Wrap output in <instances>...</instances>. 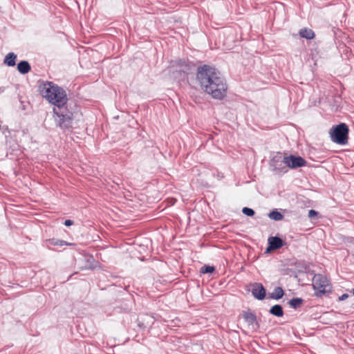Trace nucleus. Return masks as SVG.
Returning <instances> with one entry per match:
<instances>
[{
	"label": "nucleus",
	"instance_id": "obj_1",
	"mask_svg": "<svg viewBox=\"0 0 354 354\" xmlns=\"http://www.w3.org/2000/svg\"><path fill=\"white\" fill-rule=\"evenodd\" d=\"M196 80L201 88L213 98L221 100L226 96V81L216 68L207 64L198 67Z\"/></svg>",
	"mask_w": 354,
	"mask_h": 354
},
{
	"label": "nucleus",
	"instance_id": "obj_2",
	"mask_svg": "<svg viewBox=\"0 0 354 354\" xmlns=\"http://www.w3.org/2000/svg\"><path fill=\"white\" fill-rule=\"evenodd\" d=\"M40 93L54 107L66 105L68 97L66 91L57 84L46 81L40 86Z\"/></svg>",
	"mask_w": 354,
	"mask_h": 354
},
{
	"label": "nucleus",
	"instance_id": "obj_3",
	"mask_svg": "<svg viewBox=\"0 0 354 354\" xmlns=\"http://www.w3.org/2000/svg\"><path fill=\"white\" fill-rule=\"evenodd\" d=\"M53 111L57 127L62 129H68L71 127L73 114L66 105L54 107Z\"/></svg>",
	"mask_w": 354,
	"mask_h": 354
},
{
	"label": "nucleus",
	"instance_id": "obj_4",
	"mask_svg": "<svg viewBox=\"0 0 354 354\" xmlns=\"http://www.w3.org/2000/svg\"><path fill=\"white\" fill-rule=\"evenodd\" d=\"M313 287L315 295L322 297L326 293L331 292L332 285L329 279L322 274H315L313 278Z\"/></svg>",
	"mask_w": 354,
	"mask_h": 354
},
{
	"label": "nucleus",
	"instance_id": "obj_5",
	"mask_svg": "<svg viewBox=\"0 0 354 354\" xmlns=\"http://www.w3.org/2000/svg\"><path fill=\"white\" fill-rule=\"evenodd\" d=\"M348 127L345 123L333 127L330 130L331 140L339 145H346L348 138Z\"/></svg>",
	"mask_w": 354,
	"mask_h": 354
},
{
	"label": "nucleus",
	"instance_id": "obj_6",
	"mask_svg": "<svg viewBox=\"0 0 354 354\" xmlns=\"http://www.w3.org/2000/svg\"><path fill=\"white\" fill-rule=\"evenodd\" d=\"M271 170L276 174L281 175L288 171L285 156L281 153H277L270 161Z\"/></svg>",
	"mask_w": 354,
	"mask_h": 354
},
{
	"label": "nucleus",
	"instance_id": "obj_7",
	"mask_svg": "<svg viewBox=\"0 0 354 354\" xmlns=\"http://www.w3.org/2000/svg\"><path fill=\"white\" fill-rule=\"evenodd\" d=\"M286 168L296 169L304 167L306 165V161L300 156L290 155L285 156Z\"/></svg>",
	"mask_w": 354,
	"mask_h": 354
},
{
	"label": "nucleus",
	"instance_id": "obj_8",
	"mask_svg": "<svg viewBox=\"0 0 354 354\" xmlns=\"http://www.w3.org/2000/svg\"><path fill=\"white\" fill-rule=\"evenodd\" d=\"M252 295L254 298L262 300L266 295V289L261 283H254L252 285Z\"/></svg>",
	"mask_w": 354,
	"mask_h": 354
},
{
	"label": "nucleus",
	"instance_id": "obj_9",
	"mask_svg": "<svg viewBox=\"0 0 354 354\" xmlns=\"http://www.w3.org/2000/svg\"><path fill=\"white\" fill-rule=\"evenodd\" d=\"M268 241L269 246L266 249L267 252L279 249L283 245V240L278 236H271Z\"/></svg>",
	"mask_w": 354,
	"mask_h": 354
},
{
	"label": "nucleus",
	"instance_id": "obj_10",
	"mask_svg": "<svg viewBox=\"0 0 354 354\" xmlns=\"http://www.w3.org/2000/svg\"><path fill=\"white\" fill-rule=\"evenodd\" d=\"M30 69V65L27 61H21L17 64L18 71L23 75L28 73Z\"/></svg>",
	"mask_w": 354,
	"mask_h": 354
},
{
	"label": "nucleus",
	"instance_id": "obj_11",
	"mask_svg": "<svg viewBox=\"0 0 354 354\" xmlns=\"http://www.w3.org/2000/svg\"><path fill=\"white\" fill-rule=\"evenodd\" d=\"M299 35L301 37L306 39H312L315 37V32L313 30L308 28H301L299 32Z\"/></svg>",
	"mask_w": 354,
	"mask_h": 354
},
{
	"label": "nucleus",
	"instance_id": "obj_12",
	"mask_svg": "<svg viewBox=\"0 0 354 354\" xmlns=\"http://www.w3.org/2000/svg\"><path fill=\"white\" fill-rule=\"evenodd\" d=\"M16 58L17 55L14 53H9L5 57L3 62L8 66H14L16 64Z\"/></svg>",
	"mask_w": 354,
	"mask_h": 354
},
{
	"label": "nucleus",
	"instance_id": "obj_13",
	"mask_svg": "<svg viewBox=\"0 0 354 354\" xmlns=\"http://www.w3.org/2000/svg\"><path fill=\"white\" fill-rule=\"evenodd\" d=\"M270 313L276 317H281L283 315V308L279 304H275L270 309Z\"/></svg>",
	"mask_w": 354,
	"mask_h": 354
},
{
	"label": "nucleus",
	"instance_id": "obj_14",
	"mask_svg": "<svg viewBox=\"0 0 354 354\" xmlns=\"http://www.w3.org/2000/svg\"><path fill=\"white\" fill-rule=\"evenodd\" d=\"M283 294V290L281 287H276L272 292L270 298L278 300L282 298Z\"/></svg>",
	"mask_w": 354,
	"mask_h": 354
},
{
	"label": "nucleus",
	"instance_id": "obj_15",
	"mask_svg": "<svg viewBox=\"0 0 354 354\" xmlns=\"http://www.w3.org/2000/svg\"><path fill=\"white\" fill-rule=\"evenodd\" d=\"M268 217L275 221H281L283 218V214L277 210H273L268 214Z\"/></svg>",
	"mask_w": 354,
	"mask_h": 354
},
{
	"label": "nucleus",
	"instance_id": "obj_16",
	"mask_svg": "<svg viewBox=\"0 0 354 354\" xmlns=\"http://www.w3.org/2000/svg\"><path fill=\"white\" fill-rule=\"evenodd\" d=\"M243 318L249 324H253L257 322V317L252 313H244Z\"/></svg>",
	"mask_w": 354,
	"mask_h": 354
},
{
	"label": "nucleus",
	"instance_id": "obj_17",
	"mask_svg": "<svg viewBox=\"0 0 354 354\" xmlns=\"http://www.w3.org/2000/svg\"><path fill=\"white\" fill-rule=\"evenodd\" d=\"M302 303H303V299L301 298H299V297L293 298V299H290L288 302L290 307L292 308H295V309L299 308L302 304Z\"/></svg>",
	"mask_w": 354,
	"mask_h": 354
},
{
	"label": "nucleus",
	"instance_id": "obj_18",
	"mask_svg": "<svg viewBox=\"0 0 354 354\" xmlns=\"http://www.w3.org/2000/svg\"><path fill=\"white\" fill-rule=\"evenodd\" d=\"M214 267L210 266H204L201 268V272L203 274L212 273L214 271Z\"/></svg>",
	"mask_w": 354,
	"mask_h": 354
},
{
	"label": "nucleus",
	"instance_id": "obj_19",
	"mask_svg": "<svg viewBox=\"0 0 354 354\" xmlns=\"http://www.w3.org/2000/svg\"><path fill=\"white\" fill-rule=\"evenodd\" d=\"M242 212L248 216H253L255 214L254 211L252 209L247 207L243 208Z\"/></svg>",
	"mask_w": 354,
	"mask_h": 354
},
{
	"label": "nucleus",
	"instance_id": "obj_20",
	"mask_svg": "<svg viewBox=\"0 0 354 354\" xmlns=\"http://www.w3.org/2000/svg\"><path fill=\"white\" fill-rule=\"evenodd\" d=\"M50 243H51V244H53L54 245H57V246H63V245H68L66 241H62V240L52 239L50 241Z\"/></svg>",
	"mask_w": 354,
	"mask_h": 354
},
{
	"label": "nucleus",
	"instance_id": "obj_21",
	"mask_svg": "<svg viewBox=\"0 0 354 354\" xmlns=\"http://www.w3.org/2000/svg\"><path fill=\"white\" fill-rule=\"evenodd\" d=\"M318 214V212L315 211V209H310L308 212V217L310 219H313L315 216H316Z\"/></svg>",
	"mask_w": 354,
	"mask_h": 354
},
{
	"label": "nucleus",
	"instance_id": "obj_22",
	"mask_svg": "<svg viewBox=\"0 0 354 354\" xmlns=\"http://www.w3.org/2000/svg\"><path fill=\"white\" fill-rule=\"evenodd\" d=\"M73 224V221H71V220H66V221H64V225H65L66 226H71V225H72Z\"/></svg>",
	"mask_w": 354,
	"mask_h": 354
},
{
	"label": "nucleus",
	"instance_id": "obj_23",
	"mask_svg": "<svg viewBox=\"0 0 354 354\" xmlns=\"http://www.w3.org/2000/svg\"><path fill=\"white\" fill-rule=\"evenodd\" d=\"M348 297V294H343L342 296H340L339 297V300L344 301L346 299H347Z\"/></svg>",
	"mask_w": 354,
	"mask_h": 354
},
{
	"label": "nucleus",
	"instance_id": "obj_24",
	"mask_svg": "<svg viewBox=\"0 0 354 354\" xmlns=\"http://www.w3.org/2000/svg\"><path fill=\"white\" fill-rule=\"evenodd\" d=\"M353 295H354V289L353 290Z\"/></svg>",
	"mask_w": 354,
	"mask_h": 354
}]
</instances>
